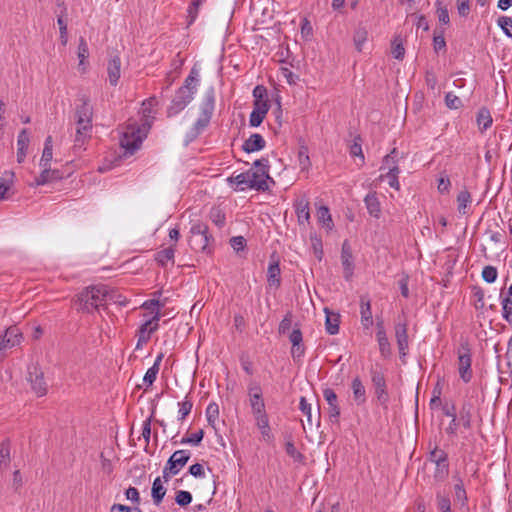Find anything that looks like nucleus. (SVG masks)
Listing matches in <instances>:
<instances>
[{"label": "nucleus", "instance_id": "8fccbe9b", "mask_svg": "<svg viewBox=\"0 0 512 512\" xmlns=\"http://www.w3.org/2000/svg\"><path fill=\"white\" fill-rule=\"evenodd\" d=\"M498 25L502 28L506 36L512 37V18L501 16L497 20Z\"/></svg>", "mask_w": 512, "mask_h": 512}, {"label": "nucleus", "instance_id": "c756f323", "mask_svg": "<svg viewBox=\"0 0 512 512\" xmlns=\"http://www.w3.org/2000/svg\"><path fill=\"white\" fill-rule=\"evenodd\" d=\"M500 357H501L500 355L497 356L499 372L501 374H507L509 377L512 378V337L508 341L507 351L505 354V360H506L505 367L506 368H503L500 365Z\"/></svg>", "mask_w": 512, "mask_h": 512}, {"label": "nucleus", "instance_id": "4be33fe9", "mask_svg": "<svg viewBox=\"0 0 512 512\" xmlns=\"http://www.w3.org/2000/svg\"><path fill=\"white\" fill-rule=\"evenodd\" d=\"M501 304H502V316L508 322L511 323L512 316V285L509 286L507 292L501 291Z\"/></svg>", "mask_w": 512, "mask_h": 512}, {"label": "nucleus", "instance_id": "dca6fc26", "mask_svg": "<svg viewBox=\"0 0 512 512\" xmlns=\"http://www.w3.org/2000/svg\"><path fill=\"white\" fill-rule=\"evenodd\" d=\"M341 262L344 269V277L349 280L353 275L354 264L351 247L347 241H344L341 250Z\"/></svg>", "mask_w": 512, "mask_h": 512}, {"label": "nucleus", "instance_id": "20e7f679", "mask_svg": "<svg viewBox=\"0 0 512 512\" xmlns=\"http://www.w3.org/2000/svg\"><path fill=\"white\" fill-rule=\"evenodd\" d=\"M149 130V121L143 122L142 124H138L136 121L128 122L120 138V145L125 149V153L134 154L147 137Z\"/></svg>", "mask_w": 512, "mask_h": 512}, {"label": "nucleus", "instance_id": "aec40b11", "mask_svg": "<svg viewBox=\"0 0 512 512\" xmlns=\"http://www.w3.org/2000/svg\"><path fill=\"white\" fill-rule=\"evenodd\" d=\"M265 144L266 142L264 138L260 134L254 133L244 142L242 149L246 153H252L262 150L265 147Z\"/></svg>", "mask_w": 512, "mask_h": 512}, {"label": "nucleus", "instance_id": "37998d69", "mask_svg": "<svg viewBox=\"0 0 512 512\" xmlns=\"http://www.w3.org/2000/svg\"><path fill=\"white\" fill-rule=\"evenodd\" d=\"M436 504H437V508L441 512H452L451 500H450L449 496L441 494L440 492H438L436 494Z\"/></svg>", "mask_w": 512, "mask_h": 512}, {"label": "nucleus", "instance_id": "ea45409f", "mask_svg": "<svg viewBox=\"0 0 512 512\" xmlns=\"http://www.w3.org/2000/svg\"><path fill=\"white\" fill-rule=\"evenodd\" d=\"M429 460L436 464H443L444 462L448 461V454L440 449L437 445H434V447L431 449L429 453Z\"/></svg>", "mask_w": 512, "mask_h": 512}, {"label": "nucleus", "instance_id": "1a4fd4ad", "mask_svg": "<svg viewBox=\"0 0 512 512\" xmlns=\"http://www.w3.org/2000/svg\"><path fill=\"white\" fill-rule=\"evenodd\" d=\"M27 381L30 383L31 390L42 397L47 394L48 386L44 379V373L38 365H30L27 371Z\"/></svg>", "mask_w": 512, "mask_h": 512}, {"label": "nucleus", "instance_id": "b1692460", "mask_svg": "<svg viewBox=\"0 0 512 512\" xmlns=\"http://www.w3.org/2000/svg\"><path fill=\"white\" fill-rule=\"evenodd\" d=\"M295 210L299 224H305L310 219L309 201L302 197L295 203Z\"/></svg>", "mask_w": 512, "mask_h": 512}, {"label": "nucleus", "instance_id": "69168bd1", "mask_svg": "<svg viewBox=\"0 0 512 512\" xmlns=\"http://www.w3.org/2000/svg\"><path fill=\"white\" fill-rule=\"evenodd\" d=\"M193 403L187 398L179 403V419L184 420L186 416H188L192 410Z\"/></svg>", "mask_w": 512, "mask_h": 512}, {"label": "nucleus", "instance_id": "393cba45", "mask_svg": "<svg viewBox=\"0 0 512 512\" xmlns=\"http://www.w3.org/2000/svg\"><path fill=\"white\" fill-rule=\"evenodd\" d=\"M353 399L357 405H362L366 402V389L359 377H355L351 383Z\"/></svg>", "mask_w": 512, "mask_h": 512}, {"label": "nucleus", "instance_id": "9d476101", "mask_svg": "<svg viewBox=\"0 0 512 512\" xmlns=\"http://www.w3.org/2000/svg\"><path fill=\"white\" fill-rule=\"evenodd\" d=\"M323 397L328 403V417L331 423L339 424L340 407L338 397L333 389L326 388L323 390Z\"/></svg>", "mask_w": 512, "mask_h": 512}, {"label": "nucleus", "instance_id": "bb28decb", "mask_svg": "<svg viewBox=\"0 0 512 512\" xmlns=\"http://www.w3.org/2000/svg\"><path fill=\"white\" fill-rule=\"evenodd\" d=\"M364 202L368 210V213L375 218H379L381 208L376 192L367 194L364 199Z\"/></svg>", "mask_w": 512, "mask_h": 512}, {"label": "nucleus", "instance_id": "052dcab7", "mask_svg": "<svg viewBox=\"0 0 512 512\" xmlns=\"http://www.w3.org/2000/svg\"><path fill=\"white\" fill-rule=\"evenodd\" d=\"M433 49L436 53L446 49V41L443 36V31H441L440 34H437L436 32L434 33Z\"/></svg>", "mask_w": 512, "mask_h": 512}, {"label": "nucleus", "instance_id": "f3484780", "mask_svg": "<svg viewBox=\"0 0 512 512\" xmlns=\"http://www.w3.org/2000/svg\"><path fill=\"white\" fill-rule=\"evenodd\" d=\"M376 338L379 345V351L382 357L388 358L391 355V345L386 335L383 321H378Z\"/></svg>", "mask_w": 512, "mask_h": 512}, {"label": "nucleus", "instance_id": "6e6552de", "mask_svg": "<svg viewBox=\"0 0 512 512\" xmlns=\"http://www.w3.org/2000/svg\"><path fill=\"white\" fill-rule=\"evenodd\" d=\"M371 382L375 389V395L378 402L385 408L389 402V394L384 373L377 366L370 369Z\"/></svg>", "mask_w": 512, "mask_h": 512}, {"label": "nucleus", "instance_id": "4d7b16f0", "mask_svg": "<svg viewBox=\"0 0 512 512\" xmlns=\"http://www.w3.org/2000/svg\"><path fill=\"white\" fill-rule=\"evenodd\" d=\"M203 1L204 0H193L190 6L188 7V24H192L197 18L199 7L201 6Z\"/></svg>", "mask_w": 512, "mask_h": 512}, {"label": "nucleus", "instance_id": "473e14b6", "mask_svg": "<svg viewBox=\"0 0 512 512\" xmlns=\"http://www.w3.org/2000/svg\"><path fill=\"white\" fill-rule=\"evenodd\" d=\"M400 173L399 166H392V168L389 169L385 174L380 175L381 180H387L388 184L391 188H394L395 190L400 189V183L398 180V175Z\"/></svg>", "mask_w": 512, "mask_h": 512}, {"label": "nucleus", "instance_id": "c9c22d12", "mask_svg": "<svg viewBox=\"0 0 512 512\" xmlns=\"http://www.w3.org/2000/svg\"><path fill=\"white\" fill-rule=\"evenodd\" d=\"M174 255L175 249L172 246H170L168 248L158 251L155 254V260L159 265L164 267L166 266L168 261H171L172 264L174 263Z\"/></svg>", "mask_w": 512, "mask_h": 512}, {"label": "nucleus", "instance_id": "e433bc0d", "mask_svg": "<svg viewBox=\"0 0 512 512\" xmlns=\"http://www.w3.org/2000/svg\"><path fill=\"white\" fill-rule=\"evenodd\" d=\"M471 194L467 189H463L457 195L458 211L462 215L467 214V207L471 203Z\"/></svg>", "mask_w": 512, "mask_h": 512}, {"label": "nucleus", "instance_id": "a18cd8bd", "mask_svg": "<svg viewBox=\"0 0 512 512\" xmlns=\"http://www.w3.org/2000/svg\"><path fill=\"white\" fill-rule=\"evenodd\" d=\"M367 37H368V32H367L366 28L360 27L355 31L353 40H354L356 49L358 51L362 50V46L366 42Z\"/></svg>", "mask_w": 512, "mask_h": 512}, {"label": "nucleus", "instance_id": "f257e3e1", "mask_svg": "<svg viewBox=\"0 0 512 512\" xmlns=\"http://www.w3.org/2000/svg\"><path fill=\"white\" fill-rule=\"evenodd\" d=\"M268 179H271L269 176V160L261 158L253 163L251 169L236 176H231L227 181L231 186L233 184L236 185L234 188L236 191H244L246 189L266 191L269 189Z\"/></svg>", "mask_w": 512, "mask_h": 512}, {"label": "nucleus", "instance_id": "9b49d317", "mask_svg": "<svg viewBox=\"0 0 512 512\" xmlns=\"http://www.w3.org/2000/svg\"><path fill=\"white\" fill-rule=\"evenodd\" d=\"M22 339V333L16 326H10L6 329L5 334L0 335L1 350L2 352L7 348H12L20 344Z\"/></svg>", "mask_w": 512, "mask_h": 512}, {"label": "nucleus", "instance_id": "72a5a7b5", "mask_svg": "<svg viewBox=\"0 0 512 512\" xmlns=\"http://www.w3.org/2000/svg\"><path fill=\"white\" fill-rule=\"evenodd\" d=\"M250 407L254 419L257 417L267 416L266 406L263 397L249 399Z\"/></svg>", "mask_w": 512, "mask_h": 512}, {"label": "nucleus", "instance_id": "4c0bfd02", "mask_svg": "<svg viewBox=\"0 0 512 512\" xmlns=\"http://www.w3.org/2000/svg\"><path fill=\"white\" fill-rule=\"evenodd\" d=\"M459 422L465 429H470L472 425L471 405L463 404L459 412Z\"/></svg>", "mask_w": 512, "mask_h": 512}, {"label": "nucleus", "instance_id": "6e6d98bb", "mask_svg": "<svg viewBox=\"0 0 512 512\" xmlns=\"http://www.w3.org/2000/svg\"><path fill=\"white\" fill-rule=\"evenodd\" d=\"M350 154L353 157H360L362 163H364V155L362 152L361 138L357 136L354 138L353 144L350 146Z\"/></svg>", "mask_w": 512, "mask_h": 512}, {"label": "nucleus", "instance_id": "0e129e2a", "mask_svg": "<svg viewBox=\"0 0 512 512\" xmlns=\"http://www.w3.org/2000/svg\"><path fill=\"white\" fill-rule=\"evenodd\" d=\"M89 56V48L86 40L81 37L78 45V58L80 60V64L84 63V60Z\"/></svg>", "mask_w": 512, "mask_h": 512}, {"label": "nucleus", "instance_id": "39448f33", "mask_svg": "<svg viewBox=\"0 0 512 512\" xmlns=\"http://www.w3.org/2000/svg\"><path fill=\"white\" fill-rule=\"evenodd\" d=\"M197 79L193 76V70L185 79L184 84L176 91L170 106L167 108V116L173 117L180 113L193 100L197 92Z\"/></svg>", "mask_w": 512, "mask_h": 512}, {"label": "nucleus", "instance_id": "412c9836", "mask_svg": "<svg viewBox=\"0 0 512 512\" xmlns=\"http://www.w3.org/2000/svg\"><path fill=\"white\" fill-rule=\"evenodd\" d=\"M324 312L326 315V319H325L326 332L330 335L337 334L339 332L340 315L338 313H334V312L330 311L327 307L324 308Z\"/></svg>", "mask_w": 512, "mask_h": 512}, {"label": "nucleus", "instance_id": "58836bf2", "mask_svg": "<svg viewBox=\"0 0 512 512\" xmlns=\"http://www.w3.org/2000/svg\"><path fill=\"white\" fill-rule=\"evenodd\" d=\"M398 150L396 148L392 149L389 154H387L383 158L382 165L380 167V170H386L389 171L392 166H398L399 156H398Z\"/></svg>", "mask_w": 512, "mask_h": 512}, {"label": "nucleus", "instance_id": "f704fd0d", "mask_svg": "<svg viewBox=\"0 0 512 512\" xmlns=\"http://www.w3.org/2000/svg\"><path fill=\"white\" fill-rule=\"evenodd\" d=\"M157 103H158V101H157L156 97H150L149 99H146L142 103V115H143V118H144L143 122L149 121L150 122V126L152 125V121L154 119L153 107L155 105H157Z\"/></svg>", "mask_w": 512, "mask_h": 512}, {"label": "nucleus", "instance_id": "774afa93", "mask_svg": "<svg viewBox=\"0 0 512 512\" xmlns=\"http://www.w3.org/2000/svg\"><path fill=\"white\" fill-rule=\"evenodd\" d=\"M159 370L156 369V367H150L146 374L144 375V378H143V381H144V384L149 387L151 386L154 381L156 380L157 378V374H158Z\"/></svg>", "mask_w": 512, "mask_h": 512}, {"label": "nucleus", "instance_id": "f8f14e48", "mask_svg": "<svg viewBox=\"0 0 512 512\" xmlns=\"http://www.w3.org/2000/svg\"><path fill=\"white\" fill-rule=\"evenodd\" d=\"M395 338L398 345L400 357L403 358L406 356L409 347L407 323L405 321L397 322L395 324Z\"/></svg>", "mask_w": 512, "mask_h": 512}, {"label": "nucleus", "instance_id": "3c124183", "mask_svg": "<svg viewBox=\"0 0 512 512\" xmlns=\"http://www.w3.org/2000/svg\"><path fill=\"white\" fill-rule=\"evenodd\" d=\"M175 501L179 506L185 507L192 502V495L188 491L180 490L176 493Z\"/></svg>", "mask_w": 512, "mask_h": 512}, {"label": "nucleus", "instance_id": "49530a36", "mask_svg": "<svg viewBox=\"0 0 512 512\" xmlns=\"http://www.w3.org/2000/svg\"><path fill=\"white\" fill-rule=\"evenodd\" d=\"M203 437H204V431L202 429H200L199 431L191 434L190 436L183 437L179 441V443L180 444H191L194 446H198L201 443Z\"/></svg>", "mask_w": 512, "mask_h": 512}, {"label": "nucleus", "instance_id": "cd10ccee", "mask_svg": "<svg viewBox=\"0 0 512 512\" xmlns=\"http://www.w3.org/2000/svg\"><path fill=\"white\" fill-rule=\"evenodd\" d=\"M166 492H167V489L164 487L161 478L157 477L153 481L152 490H151L152 499L156 506L160 505Z\"/></svg>", "mask_w": 512, "mask_h": 512}, {"label": "nucleus", "instance_id": "5701e85b", "mask_svg": "<svg viewBox=\"0 0 512 512\" xmlns=\"http://www.w3.org/2000/svg\"><path fill=\"white\" fill-rule=\"evenodd\" d=\"M29 134L27 129H22L18 135L17 139V161L22 163L26 157V152L29 146Z\"/></svg>", "mask_w": 512, "mask_h": 512}, {"label": "nucleus", "instance_id": "603ef678", "mask_svg": "<svg viewBox=\"0 0 512 512\" xmlns=\"http://www.w3.org/2000/svg\"><path fill=\"white\" fill-rule=\"evenodd\" d=\"M445 104L450 109H458L462 107L461 99L452 92H448L445 95Z\"/></svg>", "mask_w": 512, "mask_h": 512}, {"label": "nucleus", "instance_id": "ddd939ff", "mask_svg": "<svg viewBox=\"0 0 512 512\" xmlns=\"http://www.w3.org/2000/svg\"><path fill=\"white\" fill-rule=\"evenodd\" d=\"M190 452L188 450L175 451L167 461L168 469L171 472L179 473L180 470L187 464L190 459Z\"/></svg>", "mask_w": 512, "mask_h": 512}, {"label": "nucleus", "instance_id": "7c9ffc66", "mask_svg": "<svg viewBox=\"0 0 512 512\" xmlns=\"http://www.w3.org/2000/svg\"><path fill=\"white\" fill-rule=\"evenodd\" d=\"M10 461V441L9 439H5L0 443V471L8 468Z\"/></svg>", "mask_w": 512, "mask_h": 512}, {"label": "nucleus", "instance_id": "2f4dec72", "mask_svg": "<svg viewBox=\"0 0 512 512\" xmlns=\"http://www.w3.org/2000/svg\"><path fill=\"white\" fill-rule=\"evenodd\" d=\"M476 121L481 131L487 130L493 122L489 109L486 107L480 108L477 113Z\"/></svg>", "mask_w": 512, "mask_h": 512}, {"label": "nucleus", "instance_id": "423d86ee", "mask_svg": "<svg viewBox=\"0 0 512 512\" xmlns=\"http://www.w3.org/2000/svg\"><path fill=\"white\" fill-rule=\"evenodd\" d=\"M215 108V92L214 88L210 87L204 96L200 105V116L195 122L192 132L194 136L199 135L210 123Z\"/></svg>", "mask_w": 512, "mask_h": 512}, {"label": "nucleus", "instance_id": "5fc2aeb1", "mask_svg": "<svg viewBox=\"0 0 512 512\" xmlns=\"http://www.w3.org/2000/svg\"><path fill=\"white\" fill-rule=\"evenodd\" d=\"M449 474V463L444 462L443 464H436V469L434 472V478L440 481H443Z\"/></svg>", "mask_w": 512, "mask_h": 512}, {"label": "nucleus", "instance_id": "864d4df0", "mask_svg": "<svg viewBox=\"0 0 512 512\" xmlns=\"http://www.w3.org/2000/svg\"><path fill=\"white\" fill-rule=\"evenodd\" d=\"M392 54L395 59L402 60L404 58L405 49L398 37L392 42Z\"/></svg>", "mask_w": 512, "mask_h": 512}, {"label": "nucleus", "instance_id": "a211bd4d", "mask_svg": "<svg viewBox=\"0 0 512 512\" xmlns=\"http://www.w3.org/2000/svg\"><path fill=\"white\" fill-rule=\"evenodd\" d=\"M454 502L459 504V509L463 512H469L468 497L464 484L461 478H457V483L454 485Z\"/></svg>", "mask_w": 512, "mask_h": 512}, {"label": "nucleus", "instance_id": "0eeeda50", "mask_svg": "<svg viewBox=\"0 0 512 512\" xmlns=\"http://www.w3.org/2000/svg\"><path fill=\"white\" fill-rule=\"evenodd\" d=\"M457 353L459 376L463 382L469 383L473 377L471 369L472 354L469 344L467 342L461 343Z\"/></svg>", "mask_w": 512, "mask_h": 512}, {"label": "nucleus", "instance_id": "13d9d810", "mask_svg": "<svg viewBox=\"0 0 512 512\" xmlns=\"http://www.w3.org/2000/svg\"><path fill=\"white\" fill-rule=\"evenodd\" d=\"M285 451L290 457H292L296 461H301L303 459V455L296 449L291 439H289L285 443Z\"/></svg>", "mask_w": 512, "mask_h": 512}, {"label": "nucleus", "instance_id": "680f3d73", "mask_svg": "<svg viewBox=\"0 0 512 512\" xmlns=\"http://www.w3.org/2000/svg\"><path fill=\"white\" fill-rule=\"evenodd\" d=\"M299 409L307 417L308 424L312 426L311 404L307 402L305 397L300 398Z\"/></svg>", "mask_w": 512, "mask_h": 512}, {"label": "nucleus", "instance_id": "09e8293b", "mask_svg": "<svg viewBox=\"0 0 512 512\" xmlns=\"http://www.w3.org/2000/svg\"><path fill=\"white\" fill-rule=\"evenodd\" d=\"M498 272L494 266L487 265L482 270V278L487 283H494L497 279Z\"/></svg>", "mask_w": 512, "mask_h": 512}, {"label": "nucleus", "instance_id": "bf43d9fd", "mask_svg": "<svg viewBox=\"0 0 512 512\" xmlns=\"http://www.w3.org/2000/svg\"><path fill=\"white\" fill-rule=\"evenodd\" d=\"M436 6L439 22L442 24H448L450 21L448 9L445 6H442V2L440 0L436 1Z\"/></svg>", "mask_w": 512, "mask_h": 512}, {"label": "nucleus", "instance_id": "f03ea898", "mask_svg": "<svg viewBox=\"0 0 512 512\" xmlns=\"http://www.w3.org/2000/svg\"><path fill=\"white\" fill-rule=\"evenodd\" d=\"M82 104L76 108V133L74 138V150H81L91 136L93 109L89 104V98L83 95L79 99Z\"/></svg>", "mask_w": 512, "mask_h": 512}, {"label": "nucleus", "instance_id": "338daca9", "mask_svg": "<svg viewBox=\"0 0 512 512\" xmlns=\"http://www.w3.org/2000/svg\"><path fill=\"white\" fill-rule=\"evenodd\" d=\"M292 325V314L288 312L279 324L278 331L280 334H287Z\"/></svg>", "mask_w": 512, "mask_h": 512}, {"label": "nucleus", "instance_id": "a19ab883", "mask_svg": "<svg viewBox=\"0 0 512 512\" xmlns=\"http://www.w3.org/2000/svg\"><path fill=\"white\" fill-rule=\"evenodd\" d=\"M189 244L191 248L196 251H205L209 244V236L206 234L197 237H190Z\"/></svg>", "mask_w": 512, "mask_h": 512}, {"label": "nucleus", "instance_id": "c85d7f7f", "mask_svg": "<svg viewBox=\"0 0 512 512\" xmlns=\"http://www.w3.org/2000/svg\"><path fill=\"white\" fill-rule=\"evenodd\" d=\"M255 424H256L257 428L260 430L261 436L265 441L270 442L273 440L274 436L270 429L268 415L263 416V418L262 417L255 418Z\"/></svg>", "mask_w": 512, "mask_h": 512}, {"label": "nucleus", "instance_id": "6ab92c4d", "mask_svg": "<svg viewBox=\"0 0 512 512\" xmlns=\"http://www.w3.org/2000/svg\"><path fill=\"white\" fill-rule=\"evenodd\" d=\"M109 83L116 86L121 76V60L118 56L112 57L107 66Z\"/></svg>", "mask_w": 512, "mask_h": 512}, {"label": "nucleus", "instance_id": "7ed1b4c3", "mask_svg": "<svg viewBox=\"0 0 512 512\" xmlns=\"http://www.w3.org/2000/svg\"><path fill=\"white\" fill-rule=\"evenodd\" d=\"M110 297L108 287L105 285H92L84 288L74 299L78 311L92 313L104 305Z\"/></svg>", "mask_w": 512, "mask_h": 512}, {"label": "nucleus", "instance_id": "4468645a", "mask_svg": "<svg viewBox=\"0 0 512 512\" xmlns=\"http://www.w3.org/2000/svg\"><path fill=\"white\" fill-rule=\"evenodd\" d=\"M267 282L269 286L279 288L281 285V269L279 260L273 254L267 269Z\"/></svg>", "mask_w": 512, "mask_h": 512}, {"label": "nucleus", "instance_id": "79ce46f5", "mask_svg": "<svg viewBox=\"0 0 512 512\" xmlns=\"http://www.w3.org/2000/svg\"><path fill=\"white\" fill-rule=\"evenodd\" d=\"M317 217L319 222H321L326 228L332 229L333 221L331 218L329 208L327 206L319 207L317 211Z\"/></svg>", "mask_w": 512, "mask_h": 512}, {"label": "nucleus", "instance_id": "a878e982", "mask_svg": "<svg viewBox=\"0 0 512 512\" xmlns=\"http://www.w3.org/2000/svg\"><path fill=\"white\" fill-rule=\"evenodd\" d=\"M360 308L361 322L365 328H369L373 324L370 300L366 297H361Z\"/></svg>", "mask_w": 512, "mask_h": 512}, {"label": "nucleus", "instance_id": "c03bdc74", "mask_svg": "<svg viewBox=\"0 0 512 512\" xmlns=\"http://www.w3.org/2000/svg\"><path fill=\"white\" fill-rule=\"evenodd\" d=\"M206 418L212 427H215L216 420L219 416V407L215 402L210 403L206 408Z\"/></svg>", "mask_w": 512, "mask_h": 512}, {"label": "nucleus", "instance_id": "e2e57ef3", "mask_svg": "<svg viewBox=\"0 0 512 512\" xmlns=\"http://www.w3.org/2000/svg\"><path fill=\"white\" fill-rule=\"evenodd\" d=\"M155 331V326L150 327V322H144L137 331V337H147V339L150 340L151 334Z\"/></svg>", "mask_w": 512, "mask_h": 512}, {"label": "nucleus", "instance_id": "de8ad7c7", "mask_svg": "<svg viewBox=\"0 0 512 512\" xmlns=\"http://www.w3.org/2000/svg\"><path fill=\"white\" fill-rule=\"evenodd\" d=\"M298 160L302 170L308 169L311 166L308 148L304 145L299 148Z\"/></svg>", "mask_w": 512, "mask_h": 512}, {"label": "nucleus", "instance_id": "2eb2a0df", "mask_svg": "<svg viewBox=\"0 0 512 512\" xmlns=\"http://www.w3.org/2000/svg\"><path fill=\"white\" fill-rule=\"evenodd\" d=\"M42 168L43 171L40 173L39 176L35 177L32 186L45 185L63 178V174L58 169L51 170L50 166H42Z\"/></svg>", "mask_w": 512, "mask_h": 512}]
</instances>
